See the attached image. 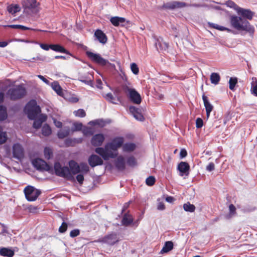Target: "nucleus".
<instances>
[{
  "mask_svg": "<svg viewBox=\"0 0 257 257\" xmlns=\"http://www.w3.org/2000/svg\"><path fill=\"white\" fill-rule=\"evenodd\" d=\"M123 143V137H116L114 138L110 142L106 143L104 148H96L95 152L100 155L104 160L107 161L110 158L113 159L117 157V150L122 146Z\"/></svg>",
  "mask_w": 257,
  "mask_h": 257,
  "instance_id": "obj_1",
  "label": "nucleus"
},
{
  "mask_svg": "<svg viewBox=\"0 0 257 257\" xmlns=\"http://www.w3.org/2000/svg\"><path fill=\"white\" fill-rule=\"evenodd\" d=\"M230 23L235 30L248 33L251 37H253L255 29L247 20L238 16H232L230 17Z\"/></svg>",
  "mask_w": 257,
  "mask_h": 257,
  "instance_id": "obj_2",
  "label": "nucleus"
},
{
  "mask_svg": "<svg viewBox=\"0 0 257 257\" xmlns=\"http://www.w3.org/2000/svg\"><path fill=\"white\" fill-rule=\"evenodd\" d=\"M27 90L23 84L15 85L8 89L7 94L11 100L16 101L24 97Z\"/></svg>",
  "mask_w": 257,
  "mask_h": 257,
  "instance_id": "obj_3",
  "label": "nucleus"
},
{
  "mask_svg": "<svg viewBox=\"0 0 257 257\" xmlns=\"http://www.w3.org/2000/svg\"><path fill=\"white\" fill-rule=\"evenodd\" d=\"M25 111L29 119L34 120L38 114L41 112V109L40 106L37 105L36 101L32 99L25 106Z\"/></svg>",
  "mask_w": 257,
  "mask_h": 257,
  "instance_id": "obj_4",
  "label": "nucleus"
},
{
  "mask_svg": "<svg viewBox=\"0 0 257 257\" xmlns=\"http://www.w3.org/2000/svg\"><path fill=\"white\" fill-rule=\"evenodd\" d=\"M86 55L91 61L100 66H107L111 68L115 67L114 64L110 63L108 60L102 58L99 54L87 51L86 52Z\"/></svg>",
  "mask_w": 257,
  "mask_h": 257,
  "instance_id": "obj_5",
  "label": "nucleus"
},
{
  "mask_svg": "<svg viewBox=\"0 0 257 257\" xmlns=\"http://www.w3.org/2000/svg\"><path fill=\"white\" fill-rule=\"evenodd\" d=\"M54 170L56 176L68 180H73L74 177H72L70 173L69 168L67 166H62L59 162H55L54 164Z\"/></svg>",
  "mask_w": 257,
  "mask_h": 257,
  "instance_id": "obj_6",
  "label": "nucleus"
},
{
  "mask_svg": "<svg viewBox=\"0 0 257 257\" xmlns=\"http://www.w3.org/2000/svg\"><path fill=\"white\" fill-rule=\"evenodd\" d=\"M25 197L29 201H35L41 194L40 189H36L32 186H28L24 189Z\"/></svg>",
  "mask_w": 257,
  "mask_h": 257,
  "instance_id": "obj_7",
  "label": "nucleus"
},
{
  "mask_svg": "<svg viewBox=\"0 0 257 257\" xmlns=\"http://www.w3.org/2000/svg\"><path fill=\"white\" fill-rule=\"evenodd\" d=\"M32 165L35 168L40 171H46L50 173H52L53 171L52 167L41 159H34L32 161Z\"/></svg>",
  "mask_w": 257,
  "mask_h": 257,
  "instance_id": "obj_8",
  "label": "nucleus"
},
{
  "mask_svg": "<svg viewBox=\"0 0 257 257\" xmlns=\"http://www.w3.org/2000/svg\"><path fill=\"white\" fill-rule=\"evenodd\" d=\"M13 157L21 161L24 157V149L19 143L14 144L12 148Z\"/></svg>",
  "mask_w": 257,
  "mask_h": 257,
  "instance_id": "obj_9",
  "label": "nucleus"
},
{
  "mask_svg": "<svg viewBox=\"0 0 257 257\" xmlns=\"http://www.w3.org/2000/svg\"><path fill=\"white\" fill-rule=\"evenodd\" d=\"M125 89L128 91V97L133 103L137 104L141 103L142 102L141 96L135 89L131 88L126 86Z\"/></svg>",
  "mask_w": 257,
  "mask_h": 257,
  "instance_id": "obj_10",
  "label": "nucleus"
},
{
  "mask_svg": "<svg viewBox=\"0 0 257 257\" xmlns=\"http://www.w3.org/2000/svg\"><path fill=\"white\" fill-rule=\"evenodd\" d=\"M187 3L182 2L173 1L164 4L160 7V9H167L173 10L177 8H182L188 6Z\"/></svg>",
  "mask_w": 257,
  "mask_h": 257,
  "instance_id": "obj_11",
  "label": "nucleus"
},
{
  "mask_svg": "<svg viewBox=\"0 0 257 257\" xmlns=\"http://www.w3.org/2000/svg\"><path fill=\"white\" fill-rule=\"evenodd\" d=\"M22 5L25 9H28L35 13L39 12L38 9L39 3L36 0H23Z\"/></svg>",
  "mask_w": 257,
  "mask_h": 257,
  "instance_id": "obj_12",
  "label": "nucleus"
},
{
  "mask_svg": "<svg viewBox=\"0 0 257 257\" xmlns=\"http://www.w3.org/2000/svg\"><path fill=\"white\" fill-rule=\"evenodd\" d=\"M88 162L92 168L102 165L103 164V160L99 156L95 154H92L89 157Z\"/></svg>",
  "mask_w": 257,
  "mask_h": 257,
  "instance_id": "obj_13",
  "label": "nucleus"
},
{
  "mask_svg": "<svg viewBox=\"0 0 257 257\" xmlns=\"http://www.w3.org/2000/svg\"><path fill=\"white\" fill-rule=\"evenodd\" d=\"M237 13L238 15L240 16V17L243 18L246 20H252L254 15V13L252 12L250 10L245 9L240 7H239V8L238 9Z\"/></svg>",
  "mask_w": 257,
  "mask_h": 257,
  "instance_id": "obj_14",
  "label": "nucleus"
},
{
  "mask_svg": "<svg viewBox=\"0 0 257 257\" xmlns=\"http://www.w3.org/2000/svg\"><path fill=\"white\" fill-rule=\"evenodd\" d=\"M129 111L137 120L140 121H143L145 120V117L142 113L141 109L134 106H130Z\"/></svg>",
  "mask_w": 257,
  "mask_h": 257,
  "instance_id": "obj_15",
  "label": "nucleus"
},
{
  "mask_svg": "<svg viewBox=\"0 0 257 257\" xmlns=\"http://www.w3.org/2000/svg\"><path fill=\"white\" fill-rule=\"evenodd\" d=\"M105 140L102 134H97L94 135L91 140V144L94 147H100Z\"/></svg>",
  "mask_w": 257,
  "mask_h": 257,
  "instance_id": "obj_16",
  "label": "nucleus"
},
{
  "mask_svg": "<svg viewBox=\"0 0 257 257\" xmlns=\"http://www.w3.org/2000/svg\"><path fill=\"white\" fill-rule=\"evenodd\" d=\"M177 169L179 171L180 176H188L189 174L190 166L186 162H181L178 165Z\"/></svg>",
  "mask_w": 257,
  "mask_h": 257,
  "instance_id": "obj_17",
  "label": "nucleus"
},
{
  "mask_svg": "<svg viewBox=\"0 0 257 257\" xmlns=\"http://www.w3.org/2000/svg\"><path fill=\"white\" fill-rule=\"evenodd\" d=\"M111 122V120L109 118H99L90 121L88 124L91 125H98L99 127H103L105 126L106 125L110 124Z\"/></svg>",
  "mask_w": 257,
  "mask_h": 257,
  "instance_id": "obj_18",
  "label": "nucleus"
},
{
  "mask_svg": "<svg viewBox=\"0 0 257 257\" xmlns=\"http://www.w3.org/2000/svg\"><path fill=\"white\" fill-rule=\"evenodd\" d=\"M68 164L70 173L72 177L80 173V166L76 161L72 160L69 161Z\"/></svg>",
  "mask_w": 257,
  "mask_h": 257,
  "instance_id": "obj_19",
  "label": "nucleus"
},
{
  "mask_svg": "<svg viewBox=\"0 0 257 257\" xmlns=\"http://www.w3.org/2000/svg\"><path fill=\"white\" fill-rule=\"evenodd\" d=\"M110 22L115 27L119 26H124L125 22H126L127 23H129V21H126L124 18L117 16L111 17L110 19Z\"/></svg>",
  "mask_w": 257,
  "mask_h": 257,
  "instance_id": "obj_20",
  "label": "nucleus"
},
{
  "mask_svg": "<svg viewBox=\"0 0 257 257\" xmlns=\"http://www.w3.org/2000/svg\"><path fill=\"white\" fill-rule=\"evenodd\" d=\"M115 168L120 171H122L125 169V162L122 156H119L117 157L114 163Z\"/></svg>",
  "mask_w": 257,
  "mask_h": 257,
  "instance_id": "obj_21",
  "label": "nucleus"
},
{
  "mask_svg": "<svg viewBox=\"0 0 257 257\" xmlns=\"http://www.w3.org/2000/svg\"><path fill=\"white\" fill-rule=\"evenodd\" d=\"M94 36L100 43L104 44L107 42V38L106 35L100 29H97L94 32Z\"/></svg>",
  "mask_w": 257,
  "mask_h": 257,
  "instance_id": "obj_22",
  "label": "nucleus"
},
{
  "mask_svg": "<svg viewBox=\"0 0 257 257\" xmlns=\"http://www.w3.org/2000/svg\"><path fill=\"white\" fill-rule=\"evenodd\" d=\"M102 241L110 245H113L118 241L117 236L115 233H111L104 236Z\"/></svg>",
  "mask_w": 257,
  "mask_h": 257,
  "instance_id": "obj_23",
  "label": "nucleus"
},
{
  "mask_svg": "<svg viewBox=\"0 0 257 257\" xmlns=\"http://www.w3.org/2000/svg\"><path fill=\"white\" fill-rule=\"evenodd\" d=\"M51 49L57 52L63 53L70 56H72L69 51L59 44H51Z\"/></svg>",
  "mask_w": 257,
  "mask_h": 257,
  "instance_id": "obj_24",
  "label": "nucleus"
},
{
  "mask_svg": "<svg viewBox=\"0 0 257 257\" xmlns=\"http://www.w3.org/2000/svg\"><path fill=\"white\" fill-rule=\"evenodd\" d=\"M15 254L13 249L8 247L0 248V255L5 257H13Z\"/></svg>",
  "mask_w": 257,
  "mask_h": 257,
  "instance_id": "obj_25",
  "label": "nucleus"
},
{
  "mask_svg": "<svg viewBox=\"0 0 257 257\" xmlns=\"http://www.w3.org/2000/svg\"><path fill=\"white\" fill-rule=\"evenodd\" d=\"M82 141V138H68L65 139L64 143L66 147H73L75 144L81 143Z\"/></svg>",
  "mask_w": 257,
  "mask_h": 257,
  "instance_id": "obj_26",
  "label": "nucleus"
},
{
  "mask_svg": "<svg viewBox=\"0 0 257 257\" xmlns=\"http://www.w3.org/2000/svg\"><path fill=\"white\" fill-rule=\"evenodd\" d=\"M133 220L132 216L128 213H126L122 216L121 223L124 226H128L133 222Z\"/></svg>",
  "mask_w": 257,
  "mask_h": 257,
  "instance_id": "obj_27",
  "label": "nucleus"
},
{
  "mask_svg": "<svg viewBox=\"0 0 257 257\" xmlns=\"http://www.w3.org/2000/svg\"><path fill=\"white\" fill-rule=\"evenodd\" d=\"M173 242L172 241H166L160 252L162 254L167 253L173 248Z\"/></svg>",
  "mask_w": 257,
  "mask_h": 257,
  "instance_id": "obj_28",
  "label": "nucleus"
},
{
  "mask_svg": "<svg viewBox=\"0 0 257 257\" xmlns=\"http://www.w3.org/2000/svg\"><path fill=\"white\" fill-rule=\"evenodd\" d=\"M136 148V145L133 143H126L123 145V151L125 152H131Z\"/></svg>",
  "mask_w": 257,
  "mask_h": 257,
  "instance_id": "obj_29",
  "label": "nucleus"
},
{
  "mask_svg": "<svg viewBox=\"0 0 257 257\" xmlns=\"http://www.w3.org/2000/svg\"><path fill=\"white\" fill-rule=\"evenodd\" d=\"M202 99L203 101L204 105L206 109V111H212L213 108V105L210 103L207 97L203 94L202 95Z\"/></svg>",
  "mask_w": 257,
  "mask_h": 257,
  "instance_id": "obj_30",
  "label": "nucleus"
},
{
  "mask_svg": "<svg viewBox=\"0 0 257 257\" xmlns=\"http://www.w3.org/2000/svg\"><path fill=\"white\" fill-rule=\"evenodd\" d=\"M70 128L67 127L64 130H60L58 132L57 136L60 139H63L68 137L70 134Z\"/></svg>",
  "mask_w": 257,
  "mask_h": 257,
  "instance_id": "obj_31",
  "label": "nucleus"
},
{
  "mask_svg": "<svg viewBox=\"0 0 257 257\" xmlns=\"http://www.w3.org/2000/svg\"><path fill=\"white\" fill-rule=\"evenodd\" d=\"M7 118L8 113L6 107L3 105H0V121H4Z\"/></svg>",
  "mask_w": 257,
  "mask_h": 257,
  "instance_id": "obj_32",
  "label": "nucleus"
},
{
  "mask_svg": "<svg viewBox=\"0 0 257 257\" xmlns=\"http://www.w3.org/2000/svg\"><path fill=\"white\" fill-rule=\"evenodd\" d=\"M52 87L53 89L56 92V93L59 95L62 96L63 95L62 89L60 85L59 84L58 82L54 81L52 83Z\"/></svg>",
  "mask_w": 257,
  "mask_h": 257,
  "instance_id": "obj_33",
  "label": "nucleus"
},
{
  "mask_svg": "<svg viewBox=\"0 0 257 257\" xmlns=\"http://www.w3.org/2000/svg\"><path fill=\"white\" fill-rule=\"evenodd\" d=\"M52 133V130L49 124H45L42 128V134L43 136L48 137Z\"/></svg>",
  "mask_w": 257,
  "mask_h": 257,
  "instance_id": "obj_34",
  "label": "nucleus"
},
{
  "mask_svg": "<svg viewBox=\"0 0 257 257\" xmlns=\"http://www.w3.org/2000/svg\"><path fill=\"white\" fill-rule=\"evenodd\" d=\"M220 79V75L217 73H212L210 75V81L211 83L214 84L215 85L217 84Z\"/></svg>",
  "mask_w": 257,
  "mask_h": 257,
  "instance_id": "obj_35",
  "label": "nucleus"
},
{
  "mask_svg": "<svg viewBox=\"0 0 257 257\" xmlns=\"http://www.w3.org/2000/svg\"><path fill=\"white\" fill-rule=\"evenodd\" d=\"M7 10L9 13L14 14L20 11V7L18 5H11L8 7Z\"/></svg>",
  "mask_w": 257,
  "mask_h": 257,
  "instance_id": "obj_36",
  "label": "nucleus"
},
{
  "mask_svg": "<svg viewBox=\"0 0 257 257\" xmlns=\"http://www.w3.org/2000/svg\"><path fill=\"white\" fill-rule=\"evenodd\" d=\"M4 27H9L13 29H20L22 31L29 30L30 28L21 25H8L4 26Z\"/></svg>",
  "mask_w": 257,
  "mask_h": 257,
  "instance_id": "obj_37",
  "label": "nucleus"
},
{
  "mask_svg": "<svg viewBox=\"0 0 257 257\" xmlns=\"http://www.w3.org/2000/svg\"><path fill=\"white\" fill-rule=\"evenodd\" d=\"M183 208L187 212H193L195 210V206L193 204L187 202L183 205Z\"/></svg>",
  "mask_w": 257,
  "mask_h": 257,
  "instance_id": "obj_38",
  "label": "nucleus"
},
{
  "mask_svg": "<svg viewBox=\"0 0 257 257\" xmlns=\"http://www.w3.org/2000/svg\"><path fill=\"white\" fill-rule=\"evenodd\" d=\"M44 154L46 159L49 160L53 156V152L51 148L49 147H45L44 150Z\"/></svg>",
  "mask_w": 257,
  "mask_h": 257,
  "instance_id": "obj_39",
  "label": "nucleus"
},
{
  "mask_svg": "<svg viewBox=\"0 0 257 257\" xmlns=\"http://www.w3.org/2000/svg\"><path fill=\"white\" fill-rule=\"evenodd\" d=\"M237 83V78L236 77H231L229 81V87L230 90L234 91L235 86Z\"/></svg>",
  "mask_w": 257,
  "mask_h": 257,
  "instance_id": "obj_40",
  "label": "nucleus"
},
{
  "mask_svg": "<svg viewBox=\"0 0 257 257\" xmlns=\"http://www.w3.org/2000/svg\"><path fill=\"white\" fill-rule=\"evenodd\" d=\"M225 5L227 7L232 8L235 10L236 12L238 11L239 7H238L234 2L231 0H228L226 2Z\"/></svg>",
  "mask_w": 257,
  "mask_h": 257,
  "instance_id": "obj_41",
  "label": "nucleus"
},
{
  "mask_svg": "<svg viewBox=\"0 0 257 257\" xmlns=\"http://www.w3.org/2000/svg\"><path fill=\"white\" fill-rule=\"evenodd\" d=\"M126 163L128 166L133 167L137 165V161L134 156H130L127 158Z\"/></svg>",
  "mask_w": 257,
  "mask_h": 257,
  "instance_id": "obj_42",
  "label": "nucleus"
},
{
  "mask_svg": "<svg viewBox=\"0 0 257 257\" xmlns=\"http://www.w3.org/2000/svg\"><path fill=\"white\" fill-rule=\"evenodd\" d=\"M7 140V133L0 127V145L4 144Z\"/></svg>",
  "mask_w": 257,
  "mask_h": 257,
  "instance_id": "obj_43",
  "label": "nucleus"
},
{
  "mask_svg": "<svg viewBox=\"0 0 257 257\" xmlns=\"http://www.w3.org/2000/svg\"><path fill=\"white\" fill-rule=\"evenodd\" d=\"M80 166V172L87 173L89 171V168L88 165L85 163H80V164H79Z\"/></svg>",
  "mask_w": 257,
  "mask_h": 257,
  "instance_id": "obj_44",
  "label": "nucleus"
},
{
  "mask_svg": "<svg viewBox=\"0 0 257 257\" xmlns=\"http://www.w3.org/2000/svg\"><path fill=\"white\" fill-rule=\"evenodd\" d=\"M74 114L77 117H84L86 116V112L83 109H79L73 112Z\"/></svg>",
  "mask_w": 257,
  "mask_h": 257,
  "instance_id": "obj_45",
  "label": "nucleus"
},
{
  "mask_svg": "<svg viewBox=\"0 0 257 257\" xmlns=\"http://www.w3.org/2000/svg\"><path fill=\"white\" fill-rule=\"evenodd\" d=\"M103 97L106 100L108 101L109 102L113 104H117L116 102L114 101L115 100V97L111 93H107L105 94V96H103Z\"/></svg>",
  "mask_w": 257,
  "mask_h": 257,
  "instance_id": "obj_46",
  "label": "nucleus"
},
{
  "mask_svg": "<svg viewBox=\"0 0 257 257\" xmlns=\"http://www.w3.org/2000/svg\"><path fill=\"white\" fill-rule=\"evenodd\" d=\"M156 182V179L154 176H150L146 180V183L149 186H153Z\"/></svg>",
  "mask_w": 257,
  "mask_h": 257,
  "instance_id": "obj_47",
  "label": "nucleus"
},
{
  "mask_svg": "<svg viewBox=\"0 0 257 257\" xmlns=\"http://www.w3.org/2000/svg\"><path fill=\"white\" fill-rule=\"evenodd\" d=\"M131 69L132 72L135 75H138L139 73V69L135 63H132L131 64Z\"/></svg>",
  "mask_w": 257,
  "mask_h": 257,
  "instance_id": "obj_48",
  "label": "nucleus"
},
{
  "mask_svg": "<svg viewBox=\"0 0 257 257\" xmlns=\"http://www.w3.org/2000/svg\"><path fill=\"white\" fill-rule=\"evenodd\" d=\"M74 128L72 129L73 132L80 131L82 128L83 124L81 122H74L73 123Z\"/></svg>",
  "mask_w": 257,
  "mask_h": 257,
  "instance_id": "obj_49",
  "label": "nucleus"
},
{
  "mask_svg": "<svg viewBox=\"0 0 257 257\" xmlns=\"http://www.w3.org/2000/svg\"><path fill=\"white\" fill-rule=\"evenodd\" d=\"M68 224L65 222H63L59 228V232L63 233L66 232L67 229Z\"/></svg>",
  "mask_w": 257,
  "mask_h": 257,
  "instance_id": "obj_50",
  "label": "nucleus"
},
{
  "mask_svg": "<svg viewBox=\"0 0 257 257\" xmlns=\"http://www.w3.org/2000/svg\"><path fill=\"white\" fill-rule=\"evenodd\" d=\"M80 233V230L79 229H74L71 230L70 232V236L72 238H74L78 236Z\"/></svg>",
  "mask_w": 257,
  "mask_h": 257,
  "instance_id": "obj_51",
  "label": "nucleus"
},
{
  "mask_svg": "<svg viewBox=\"0 0 257 257\" xmlns=\"http://www.w3.org/2000/svg\"><path fill=\"white\" fill-rule=\"evenodd\" d=\"M156 46L157 49H158V46L159 47L160 49H165L168 48V45L166 43H163L161 44L160 42H158L156 43Z\"/></svg>",
  "mask_w": 257,
  "mask_h": 257,
  "instance_id": "obj_52",
  "label": "nucleus"
},
{
  "mask_svg": "<svg viewBox=\"0 0 257 257\" xmlns=\"http://www.w3.org/2000/svg\"><path fill=\"white\" fill-rule=\"evenodd\" d=\"M83 133L85 136H92L94 134L93 131L90 127H87L84 129Z\"/></svg>",
  "mask_w": 257,
  "mask_h": 257,
  "instance_id": "obj_53",
  "label": "nucleus"
},
{
  "mask_svg": "<svg viewBox=\"0 0 257 257\" xmlns=\"http://www.w3.org/2000/svg\"><path fill=\"white\" fill-rule=\"evenodd\" d=\"M203 125V121L201 118L198 117L196 119V127L197 128H201Z\"/></svg>",
  "mask_w": 257,
  "mask_h": 257,
  "instance_id": "obj_54",
  "label": "nucleus"
},
{
  "mask_svg": "<svg viewBox=\"0 0 257 257\" xmlns=\"http://www.w3.org/2000/svg\"><path fill=\"white\" fill-rule=\"evenodd\" d=\"M34 120V121L33 124V127L36 129L40 128L42 124L41 121L39 120L38 119H36V118Z\"/></svg>",
  "mask_w": 257,
  "mask_h": 257,
  "instance_id": "obj_55",
  "label": "nucleus"
},
{
  "mask_svg": "<svg viewBox=\"0 0 257 257\" xmlns=\"http://www.w3.org/2000/svg\"><path fill=\"white\" fill-rule=\"evenodd\" d=\"M40 47L46 51L49 50L51 48V44L48 45L45 43H39Z\"/></svg>",
  "mask_w": 257,
  "mask_h": 257,
  "instance_id": "obj_56",
  "label": "nucleus"
},
{
  "mask_svg": "<svg viewBox=\"0 0 257 257\" xmlns=\"http://www.w3.org/2000/svg\"><path fill=\"white\" fill-rule=\"evenodd\" d=\"M76 180L78 182L79 184L80 185H82L83 184V181H84V176L82 174H78L76 176Z\"/></svg>",
  "mask_w": 257,
  "mask_h": 257,
  "instance_id": "obj_57",
  "label": "nucleus"
},
{
  "mask_svg": "<svg viewBox=\"0 0 257 257\" xmlns=\"http://www.w3.org/2000/svg\"><path fill=\"white\" fill-rule=\"evenodd\" d=\"M250 90L252 94H253L255 96H257V84L253 85V83H252Z\"/></svg>",
  "mask_w": 257,
  "mask_h": 257,
  "instance_id": "obj_58",
  "label": "nucleus"
},
{
  "mask_svg": "<svg viewBox=\"0 0 257 257\" xmlns=\"http://www.w3.org/2000/svg\"><path fill=\"white\" fill-rule=\"evenodd\" d=\"M215 169V165L213 163L210 162L208 164V165L206 166V169L207 171L209 172H211L214 170Z\"/></svg>",
  "mask_w": 257,
  "mask_h": 257,
  "instance_id": "obj_59",
  "label": "nucleus"
},
{
  "mask_svg": "<svg viewBox=\"0 0 257 257\" xmlns=\"http://www.w3.org/2000/svg\"><path fill=\"white\" fill-rule=\"evenodd\" d=\"M79 80L81 82L85 83V84L92 86V81H91V79H89V80H86L84 79H79Z\"/></svg>",
  "mask_w": 257,
  "mask_h": 257,
  "instance_id": "obj_60",
  "label": "nucleus"
},
{
  "mask_svg": "<svg viewBox=\"0 0 257 257\" xmlns=\"http://www.w3.org/2000/svg\"><path fill=\"white\" fill-rule=\"evenodd\" d=\"M187 155V152L185 149H182L180 152V158L183 159L186 157Z\"/></svg>",
  "mask_w": 257,
  "mask_h": 257,
  "instance_id": "obj_61",
  "label": "nucleus"
},
{
  "mask_svg": "<svg viewBox=\"0 0 257 257\" xmlns=\"http://www.w3.org/2000/svg\"><path fill=\"white\" fill-rule=\"evenodd\" d=\"M187 7H192L195 8H201V7H205L206 6L205 4H188Z\"/></svg>",
  "mask_w": 257,
  "mask_h": 257,
  "instance_id": "obj_62",
  "label": "nucleus"
},
{
  "mask_svg": "<svg viewBox=\"0 0 257 257\" xmlns=\"http://www.w3.org/2000/svg\"><path fill=\"white\" fill-rule=\"evenodd\" d=\"M2 226L3 227V229L1 232L2 234L5 235V234L9 233V232L7 230V226L4 224H1Z\"/></svg>",
  "mask_w": 257,
  "mask_h": 257,
  "instance_id": "obj_63",
  "label": "nucleus"
},
{
  "mask_svg": "<svg viewBox=\"0 0 257 257\" xmlns=\"http://www.w3.org/2000/svg\"><path fill=\"white\" fill-rule=\"evenodd\" d=\"M39 120L41 121L42 123L45 122L47 119V116L44 114H41L38 119Z\"/></svg>",
  "mask_w": 257,
  "mask_h": 257,
  "instance_id": "obj_64",
  "label": "nucleus"
}]
</instances>
